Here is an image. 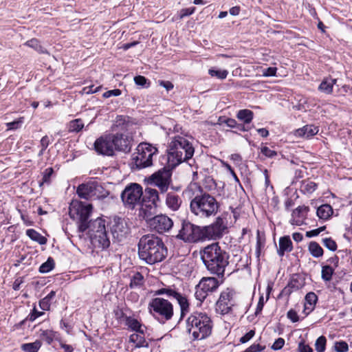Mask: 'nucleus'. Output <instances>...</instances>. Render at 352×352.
I'll return each mask as SVG.
<instances>
[{"mask_svg": "<svg viewBox=\"0 0 352 352\" xmlns=\"http://www.w3.org/2000/svg\"><path fill=\"white\" fill-rule=\"evenodd\" d=\"M92 212V205L79 201H73L69 206V217L77 221L78 230L80 232L89 229L90 236L95 233L106 231L105 221L97 218L94 221H89Z\"/></svg>", "mask_w": 352, "mask_h": 352, "instance_id": "nucleus-1", "label": "nucleus"}, {"mask_svg": "<svg viewBox=\"0 0 352 352\" xmlns=\"http://www.w3.org/2000/svg\"><path fill=\"white\" fill-rule=\"evenodd\" d=\"M143 195L142 187L141 185L132 183L126 186L121 193V199L125 206L131 209L139 204Z\"/></svg>", "mask_w": 352, "mask_h": 352, "instance_id": "nucleus-12", "label": "nucleus"}, {"mask_svg": "<svg viewBox=\"0 0 352 352\" xmlns=\"http://www.w3.org/2000/svg\"><path fill=\"white\" fill-rule=\"evenodd\" d=\"M84 127V123L81 119H75L69 124V131L79 132Z\"/></svg>", "mask_w": 352, "mask_h": 352, "instance_id": "nucleus-43", "label": "nucleus"}, {"mask_svg": "<svg viewBox=\"0 0 352 352\" xmlns=\"http://www.w3.org/2000/svg\"><path fill=\"white\" fill-rule=\"evenodd\" d=\"M322 243L325 248L331 252H335L338 248L336 242L331 237L322 239Z\"/></svg>", "mask_w": 352, "mask_h": 352, "instance_id": "nucleus-45", "label": "nucleus"}, {"mask_svg": "<svg viewBox=\"0 0 352 352\" xmlns=\"http://www.w3.org/2000/svg\"><path fill=\"white\" fill-rule=\"evenodd\" d=\"M319 131L318 126L313 124H307L302 128H300L296 131L295 135L298 137H303L305 138H309Z\"/></svg>", "mask_w": 352, "mask_h": 352, "instance_id": "nucleus-24", "label": "nucleus"}, {"mask_svg": "<svg viewBox=\"0 0 352 352\" xmlns=\"http://www.w3.org/2000/svg\"><path fill=\"white\" fill-rule=\"evenodd\" d=\"M41 345L42 344L40 340H36L34 342L21 344V349L24 352H38Z\"/></svg>", "mask_w": 352, "mask_h": 352, "instance_id": "nucleus-38", "label": "nucleus"}, {"mask_svg": "<svg viewBox=\"0 0 352 352\" xmlns=\"http://www.w3.org/2000/svg\"><path fill=\"white\" fill-rule=\"evenodd\" d=\"M129 341L135 344V347L141 348L146 347L148 348L149 346L148 343L146 341L144 338V335L140 333H133L129 337Z\"/></svg>", "mask_w": 352, "mask_h": 352, "instance_id": "nucleus-32", "label": "nucleus"}, {"mask_svg": "<svg viewBox=\"0 0 352 352\" xmlns=\"http://www.w3.org/2000/svg\"><path fill=\"white\" fill-rule=\"evenodd\" d=\"M212 328V320L206 312L193 311L186 320V331L193 340L207 338L211 335Z\"/></svg>", "mask_w": 352, "mask_h": 352, "instance_id": "nucleus-6", "label": "nucleus"}, {"mask_svg": "<svg viewBox=\"0 0 352 352\" xmlns=\"http://www.w3.org/2000/svg\"><path fill=\"white\" fill-rule=\"evenodd\" d=\"M201 258L210 274L223 277L229 264V254L223 250L219 243H213L200 252Z\"/></svg>", "mask_w": 352, "mask_h": 352, "instance_id": "nucleus-3", "label": "nucleus"}, {"mask_svg": "<svg viewBox=\"0 0 352 352\" xmlns=\"http://www.w3.org/2000/svg\"><path fill=\"white\" fill-rule=\"evenodd\" d=\"M45 313L43 311H38L36 310L35 307L32 309V312L29 314L27 319L31 322L34 321L37 318L44 315Z\"/></svg>", "mask_w": 352, "mask_h": 352, "instance_id": "nucleus-55", "label": "nucleus"}, {"mask_svg": "<svg viewBox=\"0 0 352 352\" xmlns=\"http://www.w3.org/2000/svg\"><path fill=\"white\" fill-rule=\"evenodd\" d=\"M309 210V208L306 206H300L296 208L292 212V219L291 220V223L293 225L300 226L302 224V221L300 219H297V218H305L307 215V212Z\"/></svg>", "mask_w": 352, "mask_h": 352, "instance_id": "nucleus-23", "label": "nucleus"}, {"mask_svg": "<svg viewBox=\"0 0 352 352\" xmlns=\"http://www.w3.org/2000/svg\"><path fill=\"white\" fill-rule=\"evenodd\" d=\"M335 350L337 352H347L349 351L348 344L344 341H339L335 343Z\"/></svg>", "mask_w": 352, "mask_h": 352, "instance_id": "nucleus-54", "label": "nucleus"}, {"mask_svg": "<svg viewBox=\"0 0 352 352\" xmlns=\"http://www.w3.org/2000/svg\"><path fill=\"white\" fill-rule=\"evenodd\" d=\"M180 186H171L170 190H168L164 195H162L165 198L166 206L172 211H177L182 204V197L177 192L180 191Z\"/></svg>", "mask_w": 352, "mask_h": 352, "instance_id": "nucleus-20", "label": "nucleus"}, {"mask_svg": "<svg viewBox=\"0 0 352 352\" xmlns=\"http://www.w3.org/2000/svg\"><path fill=\"white\" fill-rule=\"evenodd\" d=\"M26 45L34 49L37 52L41 54L47 53L46 49H45L41 44L38 40L36 38H32L28 41L25 44Z\"/></svg>", "mask_w": 352, "mask_h": 352, "instance_id": "nucleus-42", "label": "nucleus"}, {"mask_svg": "<svg viewBox=\"0 0 352 352\" xmlns=\"http://www.w3.org/2000/svg\"><path fill=\"white\" fill-rule=\"evenodd\" d=\"M121 94H122V91L120 89H115L109 90V91L104 92L102 94V96L104 98H108L111 96H119L120 95H121Z\"/></svg>", "mask_w": 352, "mask_h": 352, "instance_id": "nucleus-59", "label": "nucleus"}, {"mask_svg": "<svg viewBox=\"0 0 352 352\" xmlns=\"http://www.w3.org/2000/svg\"><path fill=\"white\" fill-rule=\"evenodd\" d=\"M287 317L292 322H296L299 320V317L297 312L294 309H290L287 313Z\"/></svg>", "mask_w": 352, "mask_h": 352, "instance_id": "nucleus-61", "label": "nucleus"}, {"mask_svg": "<svg viewBox=\"0 0 352 352\" xmlns=\"http://www.w3.org/2000/svg\"><path fill=\"white\" fill-rule=\"evenodd\" d=\"M113 239L122 241L130 233V228L126 221L121 217H115L111 228Z\"/></svg>", "mask_w": 352, "mask_h": 352, "instance_id": "nucleus-18", "label": "nucleus"}, {"mask_svg": "<svg viewBox=\"0 0 352 352\" xmlns=\"http://www.w3.org/2000/svg\"><path fill=\"white\" fill-rule=\"evenodd\" d=\"M149 313L162 323L171 320L173 316V305L168 300L156 297L149 302Z\"/></svg>", "mask_w": 352, "mask_h": 352, "instance_id": "nucleus-7", "label": "nucleus"}, {"mask_svg": "<svg viewBox=\"0 0 352 352\" xmlns=\"http://www.w3.org/2000/svg\"><path fill=\"white\" fill-rule=\"evenodd\" d=\"M26 234L32 241L38 243L40 245H45L47 243V239L34 229L27 230Z\"/></svg>", "mask_w": 352, "mask_h": 352, "instance_id": "nucleus-35", "label": "nucleus"}, {"mask_svg": "<svg viewBox=\"0 0 352 352\" xmlns=\"http://www.w3.org/2000/svg\"><path fill=\"white\" fill-rule=\"evenodd\" d=\"M145 215L151 230L160 234L170 231L173 226V220L166 214H160L153 217H148L146 214Z\"/></svg>", "mask_w": 352, "mask_h": 352, "instance_id": "nucleus-14", "label": "nucleus"}, {"mask_svg": "<svg viewBox=\"0 0 352 352\" xmlns=\"http://www.w3.org/2000/svg\"><path fill=\"white\" fill-rule=\"evenodd\" d=\"M94 145L95 151L99 155L113 156L115 154L112 133L100 136L96 139Z\"/></svg>", "mask_w": 352, "mask_h": 352, "instance_id": "nucleus-16", "label": "nucleus"}, {"mask_svg": "<svg viewBox=\"0 0 352 352\" xmlns=\"http://www.w3.org/2000/svg\"><path fill=\"white\" fill-rule=\"evenodd\" d=\"M255 335L254 330H250L248 333H246L243 336H242L239 341L241 343L244 344L250 341Z\"/></svg>", "mask_w": 352, "mask_h": 352, "instance_id": "nucleus-58", "label": "nucleus"}, {"mask_svg": "<svg viewBox=\"0 0 352 352\" xmlns=\"http://www.w3.org/2000/svg\"><path fill=\"white\" fill-rule=\"evenodd\" d=\"M22 123L23 118H21L18 120H14L13 122L7 123V126L10 130H15L20 128Z\"/></svg>", "mask_w": 352, "mask_h": 352, "instance_id": "nucleus-57", "label": "nucleus"}, {"mask_svg": "<svg viewBox=\"0 0 352 352\" xmlns=\"http://www.w3.org/2000/svg\"><path fill=\"white\" fill-rule=\"evenodd\" d=\"M219 124H225L228 127L234 128L236 126V120L233 118H226V117H219L218 120Z\"/></svg>", "mask_w": 352, "mask_h": 352, "instance_id": "nucleus-52", "label": "nucleus"}, {"mask_svg": "<svg viewBox=\"0 0 352 352\" xmlns=\"http://www.w3.org/2000/svg\"><path fill=\"white\" fill-rule=\"evenodd\" d=\"M56 292L51 291L45 298L39 300L38 305L41 309L47 311L50 308L51 301L55 297Z\"/></svg>", "mask_w": 352, "mask_h": 352, "instance_id": "nucleus-36", "label": "nucleus"}, {"mask_svg": "<svg viewBox=\"0 0 352 352\" xmlns=\"http://www.w3.org/2000/svg\"><path fill=\"white\" fill-rule=\"evenodd\" d=\"M78 197L85 199H98L107 197L108 192L96 181L80 184L76 190Z\"/></svg>", "mask_w": 352, "mask_h": 352, "instance_id": "nucleus-11", "label": "nucleus"}, {"mask_svg": "<svg viewBox=\"0 0 352 352\" xmlns=\"http://www.w3.org/2000/svg\"><path fill=\"white\" fill-rule=\"evenodd\" d=\"M227 226L222 217H218L212 224L202 226L204 241L206 239H219L223 236Z\"/></svg>", "mask_w": 352, "mask_h": 352, "instance_id": "nucleus-15", "label": "nucleus"}, {"mask_svg": "<svg viewBox=\"0 0 352 352\" xmlns=\"http://www.w3.org/2000/svg\"><path fill=\"white\" fill-rule=\"evenodd\" d=\"M337 79L331 77L324 78L318 86V90L326 94H331L333 91V85L336 84Z\"/></svg>", "mask_w": 352, "mask_h": 352, "instance_id": "nucleus-27", "label": "nucleus"}, {"mask_svg": "<svg viewBox=\"0 0 352 352\" xmlns=\"http://www.w3.org/2000/svg\"><path fill=\"white\" fill-rule=\"evenodd\" d=\"M114 150L128 153L132 147V136L122 133H112Z\"/></svg>", "mask_w": 352, "mask_h": 352, "instance_id": "nucleus-17", "label": "nucleus"}, {"mask_svg": "<svg viewBox=\"0 0 352 352\" xmlns=\"http://www.w3.org/2000/svg\"><path fill=\"white\" fill-rule=\"evenodd\" d=\"M219 208L220 204L217 199L198 186L190 203L191 212L200 218H208L215 216Z\"/></svg>", "mask_w": 352, "mask_h": 352, "instance_id": "nucleus-4", "label": "nucleus"}, {"mask_svg": "<svg viewBox=\"0 0 352 352\" xmlns=\"http://www.w3.org/2000/svg\"><path fill=\"white\" fill-rule=\"evenodd\" d=\"M278 245L277 252L280 256H283L286 252H289L293 249L292 242L289 236L280 237Z\"/></svg>", "mask_w": 352, "mask_h": 352, "instance_id": "nucleus-26", "label": "nucleus"}, {"mask_svg": "<svg viewBox=\"0 0 352 352\" xmlns=\"http://www.w3.org/2000/svg\"><path fill=\"white\" fill-rule=\"evenodd\" d=\"M40 338L47 344H51L56 337V332L52 330H41Z\"/></svg>", "mask_w": 352, "mask_h": 352, "instance_id": "nucleus-40", "label": "nucleus"}, {"mask_svg": "<svg viewBox=\"0 0 352 352\" xmlns=\"http://www.w3.org/2000/svg\"><path fill=\"white\" fill-rule=\"evenodd\" d=\"M164 294H166L169 298H173L177 300L180 307V320H182L186 314L188 313L190 309V304L187 298L170 287L161 288L154 292V296Z\"/></svg>", "mask_w": 352, "mask_h": 352, "instance_id": "nucleus-13", "label": "nucleus"}, {"mask_svg": "<svg viewBox=\"0 0 352 352\" xmlns=\"http://www.w3.org/2000/svg\"><path fill=\"white\" fill-rule=\"evenodd\" d=\"M236 117L238 120L243 122L244 124H248L252 121L254 113L250 109H241L236 113Z\"/></svg>", "mask_w": 352, "mask_h": 352, "instance_id": "nucleus-30", "label": "nucleus"}, {"mask_svg": "<svg viewBox=\"0 0 352 352\" xmlns=\"http://www.w3.org/2000/svg\"><path fill=\"white\" fill-rule=\"evenodd\" d=\"M196 10L195 7H190L188 8H183L179 10L178 12V18L179 19H182L183 18L186 16H188L191 14H192Z\"/></svg>", "mask_w": 352, "mask_h": 352, "instance_id": "nucleus-51", "label": "nucleus"}, {"mask_svg": "<svg viewBox=\"0 0 352 352\" xmlns=\"http://www.w3.org/2000/svg\"><path fill=\"white\" fill-rule=\"evenodd\" d=\"M265 246V239L262 240L259 232L258 231L256 236V254L257 257L260 256L261 251L263 248Z\"/></svg>", "mask_w": 352, "mask_h": 352, "instance_id": "nucleus-53", "label": "nucleus"}, {"mask_svg": "<svg viewBox=\"0 0 352 352\" xmlns=\"http://www.w3.org/2000/svg\"><path fill=\"white\" fill-rule=\"evenodd\" d=\"M308 250L314 258L321 257L324 254L322 247L316 241H311L308 245Z\"/></svg>", "mask_w": 352, "mask_h": 352, "instance_id": "nucleus-33", "label": "nucleus"}, {"mask_svg": "<svg viewBox=\"0 0 352 352\" xmlns=\"http://www.w3.org/2000/svg\"><path fill=\"white\" fill-rule=\"evenodd\" d=\"M134 82L142 88H147L150 86V82L143 76H137L134 78Z\"/></svg>", "mask_w": 352, "mask_h": 352, "instance_id": "nucleus-49", "label": "nucleus"}, {"mask_svg": "<svg viewBox=\"0 0 352 352\" xmlns=\"http://www.w3.org/2000/svg\"><path fill=\"white\" fill-rule=\"evenodd\" d=\"M327 339L324 336H321L317 338L315 347L317 352H324L326 349Z\"/></svg>", "mask_w": 352, "mask_h": 352, "instance_id": "nucleus-46", "label": "nucleus"}, {"mask_svg": "<svg viewBox=\"0 0 352 352\" xmlns=\"http://www.w3.org/2000/svg\"><path fill=\"white\" fill-rule=\"evenodd\" d=\"M261 153L266 157L271 158L276 156L277 154L275 151L271 150L267 146H264L261 148Z\"/></svg>", "mask_w": 352, "mask_h": 352, "instance_id": "nucleus-62", "label": "nucleus"}, {"mask_svg": "<svg viewBox=\"0 0 352 352\" xmlns=\"http://www.w3.org/2000/svg\"><path fill=\"white\" fill-rule=\"evenodd\" d=\"M172 168L165 166L153 174L148 178V183L156 186L159 188L161 195H164L169 189L171 188L172 185Z\"/></svg>", "mask_w": 352, "mask_h": 352, "instance_id": "nucleus-10", "label": "nucleus"}, {"mask_svg": "<svg viewBox=\"0 0 352 352\" xmlns=\"http://www.w3.org/2000/svg\"><path fill=\"white\" fill-rule=\"evenodd\" d=\"M234 295V291L232 289L227 288L223 290L217 302V309L220 311L221 314H228L232 310L233 303L232 300Z\"/></svg>", "mask_w": 352, "mask_h": 352, "instance_id": "nucleus-19", "label": "nucleus"}, {"mask_svg": "<svg viewBox=\"0 0 352 352\" xmlns=\"http://www.w3.org/2000/svg\"><path fill=\"white\" fill-rule=\"evenodd\" d=\"M55 267V262L53 258L49 257L45 263H43L39 267L38 272L41 274L50 272Z\"/></svg>", "mask_w": 352, "mask_h": 352, "instance_id": "nucleus-39", "label": "nucleus"}, {"mask_svg": "<svg viewBox=\"0 0 352 352\" xmlns=\"http://www.w3.org/2000/svg\"><path fill=\"white\" fill-rule=\"evenodd\" d=\"M125 324L138 333L144 335L146 327L142 325L137 319L133 318L131 316H126L125 319Z\"/></svg>", "mask_w": 352, "mask_h": 352, "instance_id": "nucleus-25", "label": "nucleus"}, {"mask_svg": "<svg viewBox=\"0 0 352 352\" xmlns=\"http://www.w3.org/2000/svg\"><path fill=\"white\" fill-rule=\"evenodd\" d=\"M295 290L287 283V285L282 289L280 293L279 294L278 298H282L283 296L289 297L291 294Z\"/></svg>", "mask_w": 352, "mask_h": 352, "instance_id": "nucleus-56", "label": "nucleus"}, {"mask_svg": "<svg viewBox=\"0 0 352 352\" xmlns=\"http://www.w3.org/2000/svg\"><path fill=\"white\" fill-rule=\"evenodd\" d=\"M137 150L138 153L133 154V160L138 169L151 166L153 164V157L158 153L155 146L146 142L140 143Z\"/></svg>", "mask_w": 352, "mask_h": 352, "instance_id": "nucleus-8", "label": "nucleus"}, {"mask_svg": "<svg viewBox=\"0 0 352 352\" xmlns=\"http://www.w3.org/2000/svg\"><path fill=\"white\" fill-rule=\"evenodd\" d=\"M91 238L94 241V243H98V246L102 249H106L110 245V240L107 236V230L104 232H97L90 236Z\"/></svg>", "mask_w": 352, "mask_h": 352, "instance_id": "nucleus-22", "label": "nucleus"}, {"mask_svg": "<svg viewBox=\"0 0 352 352\" xmlns=\"http://www.w3.org/2000/svg\"><path fill=\"white\" fill-rule=\"evenodd\" d=\"M208 74L212 77H216L218 79L223 80L227 78L228 72L226 69H216L215 68H211L208 70Z\"/></svg>", "mask_w": 352, "mask_h": 352, "instance_id": "nucleus-44", "label": "nucleus"}, {"mask_svg": "<svg viewBox=\"0 0 352 352\" xmlns=\"http://www.w3.org/2000/svg\"><path fill=\"white\" fill-rule=\"evenodd\" d=\"M285 344V340L282 338H279L275 340L272 346V349L274 351L281 349Z\"/></svg>", "mask_w": 352, "mask_h": 352, "instance_id": "nucleus-60", "label": "nucleus"}, {"mask_svg": "<svg viewBox=\"0 0 352 352\" xmlns=\"http://www.w3.org/2000/svg\"><path fill=\"white\" fill-rule=\"evenodd\" d=\"M288 284L294 289L297 291L305 285V278L300 274H294L292 275Z\"/></svg>", "mask_w": 352, "mask_h": 352, "instance_id": "nucleus-28", "label": "nucleus"}, {"mask_svg": "<svg viewBox=\"0 0 352 352\" xmlns=\"http://www.w3.org/2000/svg\"><path fill=\"white\" fill-rule=\"evenodd\" d=\"M219 285V281L214 277H204L199 283V287H202L208 293L215 291Z\"/></svg>", "mask_w": 352, "mask_h": 352, "instance_id": "nucleus-21", "label": "nucleus"}, {"mask_svg": "<svg viewBox=\"0 0 352 352\" xmlns=\"http://www.w3.org/2000/svg\"><path fill=\"white\" fill-rule=\"evenodd\" d=\"M167 151L168 164L172 168L192 158L195 153L192 144L187 139L180 135L173 138L168 144Z\"/></svg>", "mask_w": 352, "mask_h": 352, "instance_id": "nucleus-5", "label": "nucleus"}, {"mask_svg": "<svg viewBox=\"0 0 352 352\" xmlns=\"http://www.w3.org/2000/svg\"><path fill=\"white\" fill-rule=\"evenodd\" d=\"M277 68L270 67L263 70V75L264 76H275L276 74Z\"/></svg>", "mask_w": 352, "mask_h": 352, "instance_id": "nucleus-63", "label": "nucleus"}, {"mask_svg": "<svg viewBox=\"0 0 352 352\" xmlns=\"http://www.w3.org/2000/svg\"><path fill=\"white\" fill-rule=\"evenodd\" d=\"M145 195L155 207L160 203V196H162L160 191L158 192L155 188L147 187L145 188Z\"/></svg>", "mask_w": 352, "mask_h": 352, "instance_id": "nucleus-29", "label": "nucleus"}, {"mask_svg": "<svg viewBox=\"0 0 352 352\" xmlns=\"http://www.w3.org/2000/svg\"><path fill=\"white\" fill-rule=\"evenodd\" d=\"M54 173V169L52 167L46 168L43 173V179L40 185L43 184H49L50 183V178Z\"/></svg>", "mask_w": 352, "mask_h": 352, "instance_id": "nucleus-50", "label": "nucleus"}, {"mask_svg": "<svg viewBox=\"0 0 352 352\" xmlns=\"http://www.w3.org/2000/svg\"><path fill=\"white\" fill-rule=\"evenodd\" d=\"M317 186L316 183L310 180H305L300 185V191L304 194H311L316 190Z\"/></svg>", "mask_w": 352, "mask_h": 352, "instance_id": "nucleus-37", "label": "nucleus"}, {"mask_svg": "<svg viewBox=\"0 0 352 352\" xmlns=\"http://www.w3.org/2000/svg\"><path fill=\"white\" fill-rule=\"evenodd\" d=\"M305 300L306 301V303L312 306V307L311 308V310H310V311H311L314 309V306L318 301L317 295L314 292H309L306 294Z\"/></svg>", "mask_w": 352, "mask_h": 352, "instance_id": "nucleus-48", "label": "nucleus"}, {"mask_svg": "<svg viewBox=\"0 0 352 352\" xmlns=\"http://www.w3.org/2000/svg\"><path fill=\"white\" fill-rule=\"evenodd\" d=\"M138 248L139 258L148 265L162 262L168 255V249L162 239L153 234L142 236Z\"/></svg>", "mask_w": 352, "mask_h": 352, "instance_id": "nucleus-2", "label": "nucleus"}, {"mask_svg": "<svg viewBox=\"0 0 352 352\" xmlns=\"http://www.w3.org/2000/svg\"><path fill=\"white\" fill-rule=\"evenodd\" d=\"M175 238L185 243H196L204 241L202 226H196L188 220L183 219Z\"/></svg>", "mask_w": 352, "mask_h": 352, "instance_id": "nucleus-9", "label": "nucleus"}, {"mask_svg": "<svg viewBox=\"0 0 352 352\" xmlns=\"http://www.w3.org/2000/svg\"><path fill=\"white\" fill-rule=\"evenodd\" d=\"M144 283V276L139 272H136L131 277L129 287L131 289L139 288Z\"/></svg>", "mask_w": 352, "mask_h": 352, "instance_id": "nucleus-34", "label": "nucleus"}, {"mask_svg": "<svg viewBox=\"0 0 352 352\" xmlns=\"http://www.w3.org/2000/svg\"><path fill=\"white\" fill-rule=\"evenodd\" d=\"M208 294V293L205 289L204 290V289L202 287H199V284L196 285L195 297L200 302H202L206 299Z\"/></svg>", "mask_w": 352, "mask_h": 352, "instance_id": "nucleus-47", "label": "nucleus"}, {"mask_svg": "<svg viewBox=\"0 0 352 352\" xmlns=\"http://www.w3.org/2000/svg\"><path fill=\"white\" fill-rule=\"evenodd\" d=\"M333 208L329 204H323L318 208L317 216L324 220L328 219L333 214Z\"/></svg>", "mask_w": 352, "mask_h": 352, "instance_id": "nucleus-31", "label": "nucleus"}, {"mask_svg": "<svg viewBox=\"0 0 352 352\" xmlns=\"http://www.w3.org/2000/svg\"><path fill=\"white\" fill-rule=\"evenodd\" d=\"M298 349L299 352H313L312 348L309 344H306L304 342H300L298 344Z\"/></svg>", "mask_w": 352, "mask_h": 352, "instance_id": "nucleus-64", "label": "nucleus"}, {"mask_svg": "<svg viewBox=\"0 0 352 352\" xmlns=\"http://www.w3.org/2000/svg\"><path fill=\"white\" fill-rule=\"evenodd\" d=\"M334 273V268L330 265H324L322 267L321 277L324 281H330Z\"/></svg>", "mask_w": 352, "mask_h": 352, "instance_id": "nucleus-41", "label": "nucleus"}]
</instances>
